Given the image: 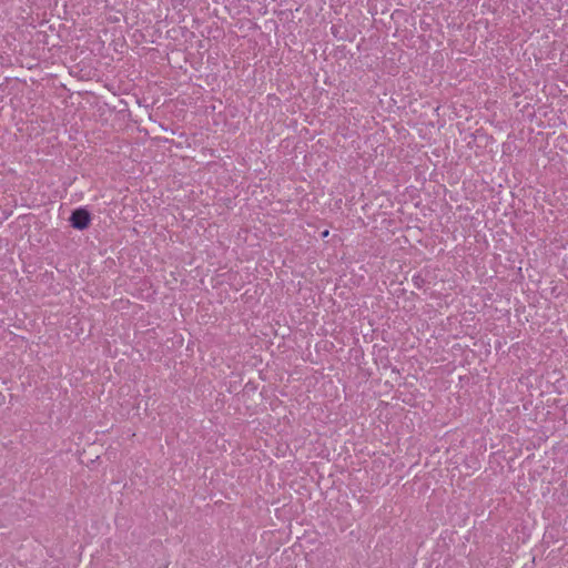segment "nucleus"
I'll use <instances>...</instances> for the list:
<instances>
[{"label": "nucleus", "instance_id": "f257e3e1", "mask_svg": "<svg viewBox=\"0 0 568 568\" xmlns=\"http://www.w3.org/2000/svg\"><path fill=\"white\" fill-rule=\"evenodd\" d=\"M90 214L84 209H78L73 211L70 217L71 225L77 230L87 229L90 224Z\"/></svg>", "mask_w": 568, "mask_h": 568}, {"label": "nucleus", "instance_id": "f03ea898", "mask_svg": "<svg viewBox=\"0 0 568 568\" xmlns=\"http://www.w3.org/2000/svg\"><path fill=\"white\" fill-rule=\"evenodd\" d=\"M328 235H329L328 230H325L324 232H322V237H327Z\"/></svg>", "mask_w": 568, "mask_h": 568}]
</instances>
